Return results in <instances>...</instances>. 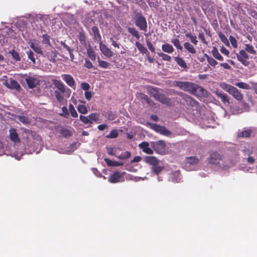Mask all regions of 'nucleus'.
<instances>
[{"instance_id":"obj_1","label":"nucleus","mask_w":257,"mask_h":257,"mask_svg":"<svg viewBox=\"0 0 257 257\" xmlns=\"http://www.w3.org/2000/svg\"><path fill=\"white\" fill-rule=\"evenodd\" d=\"M53 84L58 89V90L54 91L55 96L58 101L62 102L64 100V97L62 93L66 92V90H69L60 80L57 79H53L52 80Z\"/></svg>"},{"instance_id":"obj_2","label":"nucleus","mask_w":257,"mask_h":257,"mask_svg":"<svg viewBox=\"0 0 257 257\" xmlns=\"http://www.w3.org/2000/svg\"><path fill=\"white\" fill-rule=\"evenodd\" d=\"M135 25L140 31H147V22L146 18L140 12H135L133 17Z\"/></svg>"},{"instance_id":"obj_3","label":"nucleus","mask_w":257,"mask_h":257,"mask_svg":"<svg viewBox=\"0 0 257 257\" xmlns=\"http://www.w3.org/2000/svg\"><path fill=\"white\" fill-rule=\"evenodd\" d=\"M151 90H152V91L150 92V93L156 100L166 105L169 106L172 105V103L171 99L165 94L159 93L156 89L154 88H152Z\"/></svg>"},{"instance_id":"obj_4","label":"nucleus","mask_w":257,"mask_h":257,"mask_svg":"<svg viewBox=\"0 0 257 257\" xmlns=\"http://www.w3.org/2000/svg\"><path fill=\"white\" fill-rule=\"evenodd\" d=\"M176 94L182 97V99L185 101L188 106H190L192 108H197L198 107L199 105L198 102L192 98L189 95L182 92H178Z\"/></svg>"},{"instance_id":"obj_5","label":"nucleus","mask_w":257,"mask_h":257,"mask_svg":"<svg viewBox=\"0 0 257 257\" xmlns=\"http://www.w3.org/2000/svg\"><path fill=\"white\" fill-rule=\"evenodd\" d=\"M99 114L97 112L90 113L89 115L84 116L80 115L79 116L80 120L84 124H92L93 121L97 122L99 120Z\"/></svg>"},{"instance_id":"obj_6","label":"nucleus","mask_w":257,"mask_h":257,"mask_svg":"<svg viewBox=\"0 0 257 257\" xmlns=\"http://www.w3.org/2000/svg\"><path fill=\"white\" fill-rule=\"evenodd\" d=\"M202 9L208 18L215 17V5L213 3L209 2L207 3V6L203 5Z\"/></svg>"},{"instance_id":"obj_7","label":"nucleus","mask_w":257,"mask_h":257,"mask_svg":"<svg viewBox=\"0 0 257 257\" xmlns=\"http://www.w3.org/2000/svg\"><path fill=\"white\" fill-rule=\"evenodd\" d=\"M151 146L157 153L163 154L165 153L166 145L164 141L160 140L156 142H152Z\"/></svg>"},{"instance_id":"obj_8","label":"nucleus","mask_w":257,"mask_h":257,"mask_svg":"<svg viewBox=\"0 0 257 257\" xmlns=\"http://www.w3.org/2000/svg\"><path fill=\"white\" fill-rule=\"evenodd\" d=\"M57 54L58 53L56 50H54L53 47L52 49L48 47L44 50L42 56L47 58L50 61L55 63L56 62V58L57 56Z\"/></svg>"},{"instance_id":"obj_9","label":"nucleus","mask_w":257,"mask_h":257,"mask_svg":"<svg viewBox=\"0 0 257 257\" xmlns=\"http://www.w3.org/2000/svg\"><path fill=\"white\" fill-rule=\"evenodd\" d=\"M222 160L221 155L216 151L210 153L209 157L208 158L209 163L213 165H218Z\"/></svg>"},{"instance_id":"obj_10","label":"nucleus","mask_w":257,"mask_h":257,"mask_svg":"<svg viewBox=\"0 0 257 257\" xmlns=\"http://www.w3.org/2000/svg\"><path fill=\"white\" fill-rule=\"evenodd\" d=\"M25 81L29 88L32 89L40 85V80L34 76H32L26 75Z\"/></svg>"},{"instance_id":"obj_11","label":"nucleus","mask_w":257,"mask_h":257,"mask_svg":"<svg viewBox=\"0 0 257 257\" xmlns=\"http://www.w3.org/2000/svg\"><path fill=\"white\" fill-rule=\"evenodd\" d=\"M237 60L245 66H248L249 62L247 60L249 58V56L244 50H241L239 54H236Z\"/></svg>"},{"instance_id":"obj_12","label":"nucleus","mask_w":257,"mask_h":257,"mask_svg":"<svg viewBox=\"0 0 257 257\" xmlns=\"http://www.w3.org/2000/svg\"><path fill=\"white\" fill-rule=\"evenodd\" d=\"M125 172H120L119 171H116L111 174L108 179L109 182L111 183H116L120 182L121 178L125 174Z\"/></svg>"},{"instance_id":"obj_13","label":"nucleus","mask_w":257,"mask_h":257,"mask_svg":"<svg viewBox=\"0 0 257 257\" xmlns=\"http://www.w3.org/2000/svg\"><path fill=\"white\" fill-rule=\"evenodd\" d=\"M151 127L155 132L161 135L168 136L171 134L170 131L167 130L165 126L160 125L156 123H150Z\"/></svg>"},{"instance_id":"obj_14","label":"nucleus","mask_w":257,"mask_h":257,"mask_svg":"<svg viewBox=\"0 0 257 257\" xmlns=\"http://www.w3.org/2000/svg\"><path fill=\"white\" fill-rule=\"evenodd\" d=\"M61 77L69 86L73 89H75V81L73 77L70 74H64L61 75Z\"/></svg>"},{"instance_id":"obj_15","label":"nucleus","mask_w":257,"mask_h":257,"mask_svg":"<svg viewBox=\"0 0 257 257\" xmlns=\"http://www.w3.org/2000/svg\"><path fill=\"white\" fill-rule=\"evenodd\" d=\"M206 94V90L201 86L195 84L192 94L198 97L204 96Z\"/></svg>"},{"instance_id":"obj_16","label":"nucleus","mask_w":257,"mask_h":257,"mask_svg":"<svg viewBox=\"0 0 257 257\" xmlns=\"http://www.w3.org/2000/svg\"><path fill=\"white\" fill-rule=\"evenodd\" d=\"M139 147L147 154L152 155L154 153L153 150L149 147V144L147 142H142L139 145Z\"/></svg>"},{"instance_id":"obj_17","label":"nucleus","mask_w":257,"mask_h":257,"mask_svg":"<svg viewBox=\"0 0 257 257\" xmlns=\"http://www.w3.org/2000/svg\"><path fill=\"white\" fill-rule=\"evenodd\" d=\"M99 44L100 50L104 55L107 57H111L113 55L112 52L102 42Z\"/></svg>"},{"instance_id":"obj_18","label":"nucleus","mask_w":257,"mask_h":257,"mask_svg":"<svg viewBox=\"0 0 257 257\" xmlns=\"http://www.w3.org/2000/svg\"><path fill=\"white\" fill-rule=\"evenodd\" d=\"M215 94L224 103H225L226 102L229 103V99L227 94L219 90H216L215 91Z\"/></svg>"},{"instance_id":"obj_19","label":"nucleus","mask_w":257,"mask_h":257,"mask_svg":"<svg viewBox=\"0 0 257 257\" xmlns=\"http://www.w3.org/2000/svg\"><path fill=\"white\" fill-rule=\"evenodd\" d=\"M229 94L232 95L233 97L237 100L241 101L243 99L242 94L234 86L232 88Z\"/></svg>"},{"instance_id":"obj_20","label":"nucleus","mask_w":257,"mask_h":257,"mask_svg":"<svg viewBox=\"0 0 257 257\" xmlns=\"http://www.w3.org/2000/svg\"><path fill=\"white\" fill-rule=\"evenodd\" d=\"M92 32L94 41L99 43L101 42V37L99 33L98 28L97 26L92 27Z\"/></svg>"},{"instance_id":"obj_21","label":"nucleus","mask_w":257,"mask_h":257,"mask_svg":"<svg viewBox=\"0 0 257 257\" xmlns=\"http://www.w3.org/2000/svg\"><path fill=\"white\" fill-rule=\"evenodd\" d=\"M144 161L146 163L152 166L156 165V164H159L160 162L159 160L155 156H146L144 158Z\"/></svg>"},{"instance_id":"obj_22","label":"nucleus","mask_w":257,"mask_h":257,"mask_svg":"<svg viewBox=\"0 0 257 257\" xmlns=\"http://www.w3.org/2000/svg\"><path fill=\"white\" fill-rule=\"evenodd\" d=\"M9 82L8 85L7 86L8 88L16 90H19L20 89L21 86L20 84L16 80L13 79L12 78H10Z\"/></svg>"},{"instance_id":"obj_23","label":"nucleus","mask_w":257,"mask_h":257,"mask_svg":"<svg viewBox=\"0 0 257 257\" xmlns=\"http://www.w3.org/2000/svg\"><path fill=\"white\" fill-rule=\"evenodd\" d=\"M42 42L44 45H45V48H47L49 47L52 49V45L50 42V36L48 35L47 34H45L42 35Z\"/></svg>"},{"instance_id":"obj_24","label":"nucleus","mask_w":257,"mask_h":257,"mask_svg":"<svg viewBox=\"0 0 257 257\" xmlns=\"http://www.w3.org/2000/svg\"><path fill=\"white\" fill-rule=\"evenodd\" d=\"M10 137L12 141L15 143H20V139L19 138L18 133L15 128H12L10 130Z\"/></svg>"},{"instance_id":"obj_25","label":"nucleus","mask_w":257,"mask_h":257,"mask_svg":"<svg viewBox=\"0 0 257 257\" xmlns=\"http://www.w3.org/2000/svg\"><path fill=\"white\" fill-rule=\"evenodd\" d=\"M199 159L195 156H191L186 158V165H196L199 163Z\"/></svg>"},{"instance_id":"obj_26","label":"nucleus","mask_w":257,"mask_h":257,"mask_svg":"<svg viewBox=\"0 0 257 257\" xmlns=\"http://www.w3.org/2000/svg\"><path fill=\"white\" fill-rule=\"evenodd\" d=\"M30 47L37 54L42 56L44 51L42 50L41 46L37 43L32 42L30 44Z\"/></svg>"},{"instance_id":"obj_27","label":"nucleus","mask_w":257,"mask_h":257,"mask_svg":"<svg viewBox=\"0 0 257 257\" xmlns=\"http://www.w3.org/2000/svg\"><path fill=\"white\" fill-rule=\"evenodd\" d=\"M59 133L64 138H69L72 136V133L69 129L62 126L59 130Z\"/></svg>"},{"instance_id":"obj_28","label":"nucleus","mask_w":257,"mask_h":257,"mask_svg":"<svg viewBox=\"0 0 257 257\" xmlns=\"http://www.w3.org/2000/svg\"><path fill=\"white\" fill-rule=\"evenodd\" d=\"M252 133V130L250 128L244 130L241 132H238L237 134L238 138H249Z\"/></svg>"},{"instance_id":"obj_29","label":"nucleus","mask_w":257,"mask_h":257,"mask_svg":"<svg viewBox=\"0 0 257 257\" xmlns=\"http://www.w3.org/2000/svg\"><path fill=\"white\" fill-rule=\"evenodd\" d=\"M135 45L141 53L143 54H149V52L148 49L139 41H137L136 42Z\"/></svg>"},{"instance_id":"obj_30","label":"nucleus","mask_w":257,"mask_h":257,"mask_svg":"<svg viewBox=\"0 0 257 257\" xmlns=\"http://www.w3.org/2000/svg\"><path fill=\"white\" fill-rule=\"evenodd\" d=\"M162 50L167 53H172L174 52V49L173 47L169 43H166L162 45Z\"/></svg>"},{"instance_id":"obj_31","label":"nucleus","mask_w":257,"mask_h":257,"mask_svg":"<svg viewBox=\"0 0 257 257\" xmlns=\"http://www.w3.org/2000/svg\"><path fill=\"white\" fill-rule=\"evenodd\" d=\"M175 61L177 64L180 66L181 68L184 69L188 68L187 65L183 59L180 57H175L174 58Z\"/></svg>"},{"instance_id":"obj_32","label":"nucleus","mask_w":257,"mask_h":257,"mask_svg":"<svg viewBox=\"0 0 257 257\" xmlns=\"http://www.w3.org/2000/svg\"><path fill=\"white\" fill-rule=\"evenodd\" d=\"M184 48L190 53L194 54L196 51L194 46L189 42H185L184 44Z\"/></svg>"},{"instance_id":"obj_33","label":"nucleus","mask_w":257,"mask_h":257,"mask_svg":"<svg viewBox=\"0 0 257 257\" xmlns=\"http://www.w3.org/2000/svg\"><path fill=\"white\" fill-rule=\"evenodd\" d=\"M164 167L161 166L159 164H156V165L152 166L151 168V171L154 174L158 175L164 169Z\"/></svg>"},{"instance_id":"obj_34","label":"nucleus","mask_w":257,"mask_h":257,"mask_svg":"<svg viewBox=\"0 0 257 257\" xmlns=\"http://www.w3.org/2000/svg\"><path fill=\"white\" fill-rule=\"evenodd\" d=\"M212 55L214 58H215L216 59H217L219 61H223V57L220 54L218 49L216 47H213L212 50Z\"/></svg>"},{"instance_id":"obj_35","label":"nucleus","mask_w":257,"mask_h":257,"mask_svg":"<svg viewBox=\"0 0 257 257\" xmlns=\"http://www.w3.org/2000/svg\"><path fill=\"white\" fill-rule=\"evenodd\" d=\"M127 31L137 39L139 40L140 38V35L139 34V31L136 28L133 27H128L127 28Z\"/></svg>"},{"instance_id":"obj_36","label":"nucleus","mask_w":257,"mask_h":257,"mask_svg":"<svg viewBox=\"0 0 257 257\" xmlns=\"http://www.w3.org/2000/svg\"><path fill=\"white\" fill-rule=\"evenodd\" d=\"M78 38L80 44L83 46L86 45V38L84 32L82 31L79 33Z\"/></svg>"},{"instance_id":"obj_37","label":"nucleus","mask_w":257,"mask_h":257,"mask_svg":"<svg viewBox=\"0 0 257 257\" xmlns=\"http://www.w3.org/2000/svg\"><path fill=\"white\" fill-rule=\"evenodd\" d=\"M138 97L141 100H145L146 101L147 103L153 105L154 104V102L153 100H152L151 99H150L148 96L143 93H140L138 95Z\"/></svg>"},{"instance_id":"obj_38","label":"nucleus","mask_w":257,"mask_h":257,"mask_svg":"<svg viewBox=\"0 0 257 257\" xmlns=\"http://www.w3.org/2000/svg\"><path fill=\"white\" fill-rule=\"evenodd\" d=\"M185 36L189 38L191 42L194 45H197L198 44V40L195 35H193L191 33H187L185 34Z\"/></svg>"},{"instance_id":"obj_39","label":"nucleus","mask_w":257,"mask_h":257,"mask_svg":"<svg viewBox=\"0 0 257 257\" xmlns=\"http://www.w3.org/2000/svg\"><path fill=\"white\" fill-rule=\"evenodd\" d=\"M195 83L186 81V85L185 89V91H187L191 94H192Z\"/></svg>"},{"instance_id":"obj_40","label":"nucleus","mask_w":257,"mask_h":257,"mask_svg":"<svg viewBox=\"0 0 257 257\" xmlns=\"http://www.w3.org/2000/svg\"><path fill=\"white\" fill-rule=\"evenodd\" d=\"M9 53L11 55L12 58L15 60V61L18 62L21 61V57L19 53L15 51V50L12 49L9 52Z\"/></svg>"},{"instance_id":"obj_41","label":"nucleus","mask_w":257,"mask_h":257,"mask_svg":"<svg viewBox=\"0 0 257 257\" xmlns=\"http://www.w3.org/2000/svg\"><path fill=\"white\" fill-rule=\"evenodd\" d=\"M204 57L206 58L209 64L211 66L214 67L218 64L217 62L214 59L210 57L207 54H204Z\"/></svg>"},{"instance_id":"obj_42","label":"nucleus","mask_w":257,"mask_h":257,"mask_svg":"<svg viewBox=\"0 0 257 257\" xmlns=\"http://www.w3.org/2000/svg\"><path fill=\"white\" fill-rule=\"evenodd\" d=\"M118 136V132L117 130L113 129L111 131L109 134L106 136V138L108 139H115Z\"/></svg>"},{"instance_id":"obj_43","label":"nucleus","mask_w":257,"mask_h":257,"mask_svg":"<svg viewBox=\"0 0 257 257\" xmlns=\"http://www.w3.org/2000/svg\"><path fill=\"white\" fill-rule=\"evenodd\" d=\"M116 157L120 160H125L129 159L131 157V153L129 151H125L122 153L120 155Z\"/></svg>"},{"instance_id":"obj_44","label":"nucleus","mask_w":257,"mask_h":257,"mask_svg":"<svg viewBox=\"0 0 257 257\" xmlns=\"http://www.w3.org/2000/svg\"><path fill=\"white\" fill-rule=\"evenodd\" d=\"M17 118L20 122L25 124L30 122L29 117L24 115H18Z\"/></svg>"},{"instance_id":"obj_45","label":"nucleus","mask_w":257,"mask_h":257,"mask_svg":"<svg viewBox=\"0 0 257 257\" xmlns=\"http://www.w3.org/2000/svg\"><path fill=\"white\" fill-rule=\"evenodd\" d=\"M235 85L243 89H249L250 85L246 83L240 82L235 83Z\"/></svg>"},{"instance_id":"obj_46","label":"nucleus","mask_w":257,"mask_h":257,"mask_svg":"<svg viewBox=\"0 0 257 257\" xmlns=\"http://www.w3.org/2000/svg\"><path fill=\"white\" fill-rule=\"evenodd\" d=\"M186 85V82L182 81H175L174 83V86L175 87H178L180 89L185 91V87Z\"/></svg>"},{"instance_id":"obj_47","label":"nucleus","mask_w":257,"mask_h":257,"mask_svg":"<svg viewBox=\"0 0 257 257\" xmlns=\"http://www.w3.org/2000/svg\"><path fill=\"white\" fill-rule=\"evenodd\" d=\"M69 110L73 117H77L78 113L76 111L74 106L71 103H70L69 105Z\"/></svg>"},{"instance_id":"obj_48","label":"nucleus","mask_w":257,"mask_h":257,"mask_svg":"<svg viewBox=\"0 0 257 257\" xmlns=\"http://www.w3.org/2000/svg\"><path fill=\"white\" fill-rule=\"evenodd\" d=\"M77 110L79 113L86 114L88 112L87 108L83 104H79L77 106Z\"/></svg>"},{"instance_id":"obj_49","label":"nucleus","mask_w":257,"mask_h":257,"mask_svg":"<svg viewBox=\"0 0 257 257\" xmlns=\"http://www.w3.org/2000/svg\"><path fill=\"white\" fill-rule=\"evenodd\" d=\"M98 66L102 68H107L109 67L110 64L107 61L101 60L99 58L98 59Z\"/></svg>"},{"instance_id":"obj_50","label":"nucleus","mask_w":257,"mask_h":257,"mask_svg":"<svg viewBox=\"0 0 257 257\" xmlns=\"http://www.w3.org/2000/svg\"><path fill=\"white\" fill-rule=\"evenodd\" d=\"M171 42L173 44V45L176 47V48L177 49L180 50L181 51L182 50L183 47L181 45L180 41L179 39H178L177 38L173 39L172 40Z\"/></svg>"},{"instance_id":"obj_51","label":"nucleus","mask_w":257,"mask_h":257,"mask_svg":"<svg viewBox=\"0 0 257 257\" xmlns=\"http://www.w3.org/2000/svg\"><path fill=\"white\" fill-rule=\"evenodd\" d=\"M220 87L221 88L227 91L229 93L230 91L232 89V88H233V86L230 85L229 84H226L225 83H222L220 84Z\"/></svg>"},{"instance_id":"obj_52","label":"nucleus","mask_w":257,"mask_h":257,"mask_svg":"<svg viewBox=\"0 0 257 257\" xmlns=\"http://www.w3.org/2000/svg\"><path fill=\"white\" fill-rule=\"evenodd\" d=\"M244 50H245V51H247L248 53H249L250 54H256V51L254 50L253 47L250 44H246L245 45V47Z\"/></svg>"},{"instance_id":"obj_53","label":"nucleus","mask_w":257,"mask_h":257,"mask_svg":"<svg viewBox=\"0 0 257 257\" xmlns=\"http://www.w3.org/2000/svg\"><path fill=\"white\" fill-rule=\"evenodd\" d=\"M26 53L28 55L29 59H30L31 60V61L34 64H35L36 63V58L35 57V54L34 52L32 50H29L26 52Z\"/></svg>"},{"instance_id":"obj_54","label":"nucleus","mask_w":257,"mask_h":257,"mask_svg":"<svg viewBox=\"0 0 257 257\" xmlns=\"http://www.w3.org/2000/svg\"><path fill=\"white\" fill-rule=\"evenodd\" d=\"M158 55L164 61H170L171 60V57L166 54L160 52L158 53Z\"/></svg>"},{"instance_id":"obj_55","label":"nucleus","mask_w":257,"mask_h":257,"mask_svg":"<svg viewBox=\"0 0 257 257\" xmlns=\"http://www.w3.org/2000/svg\"><path fill=\"white\" fill-rule=\"evenodd\" d=\"M219 37L221 41L226 46H228L229 43L227 38L226 36L222 33L219 34Z\"/></svg>"},{"instance_id":"obj_56","label":"nucleus","mask_w":257,"mask_h":257,"mask_svg":"<svg viewBox=\"0 0 257 257\" xmlns=\"http://www.w3.org/2000/svg\"><path fill=\"white\" fill-rule=\"evenodd\" d=\"M62 110L63 112L62 113H60V115L65 118H68L69 116V112L67 107L65 106H63Z\"/></svg>"},{"instance_id":"obj_57","label":"nucleus","mask_w":257,"mask_h":257,"mask_svg":"<svg viewBox=\"0 0 257 257\" xmlns=\"http://www.w3.org/2000/svg\"><path fill=\"white\" fill-rule=\"evenodd\" d=\"M87 54L89 57L92 60L95 61L96 55L94 51L92 49L87 50Z\"/></svg>"},{"instance_id":"obj_58","label":"nucleus","mask_w":257,"mask_h":257,"mask_svg":"<svg viewBox=\"0 0 257 257\" xmlns=\"http://www.w3.org/2000/svg\"><path fill=\"white\" fill-rule=\"evenodd\" d=\"M229 40L232 46L234 48H236L237 47V43L235 38L233 36H230L229 37Z\"/></svg>"},{"instance_id":"obj_59","label":"nucleus","mask_w":257,"mask_h":257,"mask_svg":"<svg viewBox=\"0 0 257 257\" xmlns=\"http://www.w3.org/2000/svg\"><path fill=\"white\" fill-rule=\"evenodd\" d=\"M3 32L6 33V36L8 37H13L14 31L11 29H7L6 30H4Z\"/></svg>"},{"instance_id":"obj_60","label":"nucleus","mask_w":257,"mask_h":257,"mask_svg":"<svg viewBox=\"0 0 257 257\" xmlns=\"http://www.w3.org/2000/svg\"><path fill=\"white\" fill-rule=\"evenodd\" d=\"M1 81H2L3 84L5 85L6 87H7V85H8L9 80H8L7 76H3L1 79Z\"/></svg>"},{"instance_id":"obj_61","label":"nucleus","mask_w":257,"mask_h":257,"mask_svg":"<svg viewBox=\"0 0 257 257\" xmlns=\"http://www.w3.org/2000/svg\"><path fill=\"white\" fill-rule=\"evenodd\" d=\"M81 88L85 91H88L90 88V85L87 82H82L80 85Z\"/></svg>"},{"instance_id":"obj_62","label":"nucleus","mask_w":257,"mask_h":257,"mask_svg":"<svg viewBox=\"0 0 257 257\" xmlns=\"http://www.w3.org/2000/svg\"><path fill=\"white\" fill-rule=\"evenodd\" d=\"M146 44L150 51L153 53H154L155 52V48L153 45L152 43L150 41L147 40Z\"/></svg>"},{"instance_id":"obj_63","label":"nucleus","mask_w":257,"mask_h":257,"mask_svg":"<svg viewBox=\"0 0 257 257\" xmlns=\"http://www.w3.org/2000/svg\"><path fill=\"white\" fill-rule=\"evenodd\" d=\"M117 115L112 112H109L108 113L107 118L109 120H114L117 118Z\"/></svg>"},{"instance_id":"obj_64","label":"nucleus","mask_w":257,"mask_h":257,"mask_svg":"<svg viewBox=\"0 0 257 257\" xmlns=\"http://www.w3.org/2000/svg\"><path fill=\"white\" fill-rule=\"evenodd\" d=\"M198 38L201 41V42L205 44H207V42H206L204 34L203 32L200 33L198 34Z\"/></svg>"}]
</instances>
